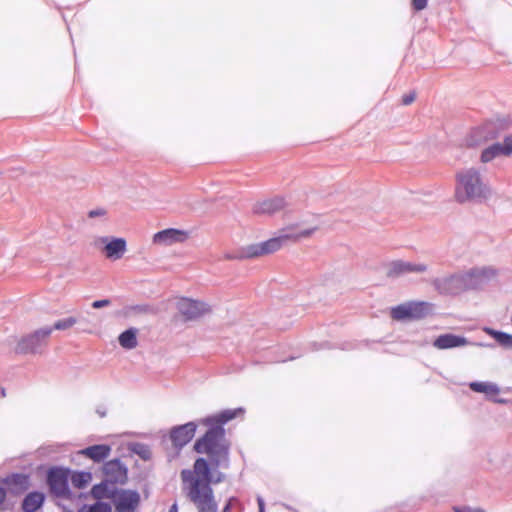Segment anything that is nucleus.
Listing matches in <instances>:
<instances>
[{"mask_svg":"<svg viewBox=\"0 0 512 512\" xmlns=\"http://www.w3.org/2000/svg\"><path fill=\"white\" fill-rule=\"evenodd\" d=\"M44 494L41 492H30L27 494L22 502V509L25 512H35L44 502Z\"/></svg>","mask_w":512,"mask_h":512,"instance_id":"4be33fe9","label":"nucleus"},{"mask_svg":"<svg viewBox=\"0 0 512 512\" xmlns=\"http://www.w3.org/2000/svg\"><path fill=\"white\" fill-rule=\"evenodd\" d=\"M472 509L471 507L469 506H457V507H454V511L455 512H472Z\"/></svg>","mask_w":512,"mask_h":512,"instance_id":"f704fd0d","label":"nucleus"},{"mask_svg":"<svg viewBox=\"0 0 512 512\" xmlns=\"http://www.w3.org/2000/svg\"><path fill=\"white\" fill-rule=\"evenodd\" d=\"M104 470H105L106 474H109L110 472H113L115 470H119L121 472L122 467H121L119 461H110L105 464Z\"/></svg>","mask_w":512,"mask_h":512,"instance_id":"c85d7f7f","label":"nucleus"},{"mask_svg":"<svg viewBox=\"0 0 512 512\" xmlns=\"http://www.w3.org/2000/svg\"><path fill=\"white\" fill-rule=\"evenodd\" d=\"M432 285L442 295H456L466 290L462 273L435 278Z\"/></svg>","mask_w":512,"mask_h":512,"instance_id":"1a4fd4ad","label":"nucleus"},{"mask_svg":"<svg viewBox=\"0 0 512 512\" xmlns=\"http://www.w3.org/2000/svg\"><path fill=\"white\" fill-rule=\"evenodd\" d=\"M470 344L467 338L452 333L439 335L434 341L433 346L439 350L463 347Z\"/></svg>","mask_w":512,"mask_h":512,"instance_id":"a211bd4d","label":"nucleus"},{"mask_svg":"<svg viewBox=\"0 0 512 512\" xmlns=\"http://www.w3.org/2000/svg\"><path fill=\"white\" fill-rule=\"evenodd\" d=\"M182 491L198 512H217L212 487L209 485V463L205 458H197L193 469L181 471Z\"/></svg>","mask_w":512,"mask_h":512,"instance_id":"f03ea898","label":"nucleus"},{"mask_svg":"<svg viewBox=\"0 0 512 512\" xmlns=\"http://www.w3.org/2000/svg\"><path fill=\"white\" fill-rule=\"evenodd\" d=\"M283 197L276 196L274 198L258 201L253 205L252 211L256 215H272L285 207Z\"/></svg>","mask_w":512,"mask_h":512,"instance_id":"f3484780","label":"nucleus"},{"mask_svg":"<svg viewBox=\"0 0 512 512\" xmlns=\"http://www.w3.org/2000/svg\"><path fill=\"white\" fill-rule=\"evenodd\" d=\"M428 0H412L411 4L416 11H422L427 7Z\"/></svg>","mask_w":512,"mask_h":512,"instance_id":"c756f323","label":"nucleus"},{"mask_svg":"<svg viewBox=\"0 0 512 512\" xmlns=\"http://www.w3.org/2000/svg\"><path fill=\"white\" fill-rule=\"evenodd\" d=\"M469 387L472 391L485 394L489 399L500 393V388L493 382H471Z\"/></svg>","mask_w":512,"mask_h":512,"instance_id":"412c9836","label":"nucleus"},{"mask_svg":"<svg viewBox=\"0 0 512 512\" xmlns=\"http://www.w3.org/2000/svg\"><path fill=\"white\" fill-rule=\"evenodd\" d=\"M512 154V135L504 138L503 143H494L485 148L481 153V161L488 163L500 156H510Z\"/></svg>","mask_w":512,"mask_h":512,"instance_id":"4468645a","label":"nucleus"},{"mask_svg":"<svg viewBox=\"0 0 512 512\" xmlns=\"http://www.w3.org/2000/svg\"><path fill=\"white\" fill-rule=\"evenodd\" d=\"M196 422H188L184 425L174 427L170 432V439L175 447L182 448L189 443L195 435Z\"/></svg>","mask_w":512,"mask_h":512,"instance_id":"2eb2a0df","label":"nucleus"},{"mask_svg":"<svg viewBox=\"0 0 512 512\" xmlns=\"http://www.w3.org/2000/svg\"><path fill=\"white\" fill-rule=\"evenodd\" d=\"M169 512H178V506L176 503H174L170 509H169Z\"/></svg>","mask_w":512,"mask_h":512,"instance_id":"a19ab883","label":"nucleus"},{"mask_svg":"<svg viewBox=\"0 0 512 512\" xmlns=\"http://www.w3.org/2000/svg\"><path fill=\"white\" fill-rule=\"evenodd\" d=\"M137 333L138 330L136 328H129L122 332L118 337L121 347L127 350L136 348L138 345Z\"/></svg>","mask_w":512,"mask_h":512,"instance_id":"5701e85b","label":"nucleus"},{"mask_svg":"<svg viewBox=\"0 0 512 512\" xmlns=\"http://www.w3.org/2000/svg\"><path fill=\"white\" fill-rule=\"evenodd\" d=\"M495 402H498V403H501L503 402L502 400H496V399H493Z\"/></svg>","mask_w":512,"mask_h":512,"instance_id":"49530a36","label":"nucleus"},{"mask_svg":"<svg viewBox=\"0 0 512 512\" xmlns=\"http://www.w3.org/2000/svg\"><path fill=\"white\" fill-rule=\"evenodd\" d=\"M14 479H15V481L24 482V481L27 480V477L23 476V475L17 474V475L14 476Z\"/></svg>","mask_w":512,"mask_h":512,"instance_id":"4c0bfd02","label":"nucleus"},{"mask_svg":"<svg viewBox=\"0 0 512 512\" xmlns=\"http://www.w3.org/2000/svg\"><path fill=\"white\" fill-rule=\"evenodd\" d=\"M99 487L98 486H95L93 488V494L96 496V497H100V493H99Z\"/></svg>","mask_w":512,"mask_h":512,"instance_id":"ea45409f","label":"nucleus"},{"mask_svg":"<svg viewBox=\"0 0 512 512\" xmlns=\"http://www.w3.org/2000/svg\"><path fill=\"white\" fill-rule=\"evenodd\" d=\"M316 229V227H313L296 231V227L289 226L283 229L280 236L276 238H271L261 243L250 244L232 252H226L223 255V258L225 260H244L270 254L279 250L283 241L289 239L297 241L302 238H307L311 236L316 231Z\"/></svg>","mask_w":512,"mask_h":512,"instance_id":"7ed1b4c3","label":"nucleus"},{"mask_svg":"<svg viewBox=\"0 0 512 512\" xmlns=\"http://www.w3.org/2000/svg\"><path fill=\"white\" fill-rule=\"evenodd\" d=\"M69 469L53 467L48 471L47 484L52 495L58 498L70 499Z\"/></svg>","mask_w":512,"mask_h":512,"instance_id":"0eeeda50","label":"nucleus"},{"mask_svg":"<svg viewBox=\"0 0 512 512\" xmlns=\"http://www.w3.org/2000/svg\"><path fill=\"white\" fill-rule=\"evenodd\" d=\"M52 332L53 328L43 327L22 337L17 343L15 352L18 354L41 353Z\"/></svg>","mask_w":512,"mask_h":512,"instance_id":"423d86ee","label":"nucleus"},{"mask_svg":"<svg viewBox=\"0 0 512 512\" xmlns=\"http://www.w3.org/2000/svg\"><path fill=\"white\" fill-rule=\"evenodd\" d=\"M77 512H86L84 506H82Z\"/></svg>","mask_w":512,"mask_h":512,"instance_id":"37998d69","label":"nucleus"},{"mask_svg":"<svg viewBox=\"0 0 512 512\" xmlns=\"http://www.w3.org/2000/svg\"><path fill=\"white\" fill-rule=\"evenodd\" d=\"M138 453L142 456V458H146L145 453H141V452H138Z\"/></svg>","mask_w":512,"mask_h":512,"instance_id":"c03bdc74","label":"nucleus"},{"mask_svg":"<svg viewBox=\"0 0 512 512\" xmlns=\"http://www.w3.org/2000/svg\"><path fill=\"white\" fill-rule=\"evenodd\" d=\"M243 412L242 408L226 409L199 420V424L207 426L208 430L196 440L194 450L208 455L213 470L229 467L230 442L223 426Z\"/></svg>","mask_w":512,"mask_h":512,"instance_id":"f257e3e1","label":"nucleus"},{"mask_svg":"<svg viewBox=\"0 0 512 512\" xmlns=\"http://www.w3.org/2000/svg\"><path fill=\"white\" fill-rule=\"evenodd\" d=\"M415 98H416V94L414 92L406 94L402 97V103L404 105H409L415 100Z\"/></svg>","mask_w":512,"mask_h":512,"instance_id":"72a5a7b5","label":"nucleus"},{"mask_svg":"<svg viewBox=\"0 0 512 512\" xmlns=\"http://www.w3.org/2000/svg\"><path fill=\"white\" fill-rule=\"evenodd\" d=\"M111 448L108 445L100 444L89 446L81 451V454L89 457L95 462L103 461L109 456Z\"/></svg>","mask_w":512,"mask_h":512,"instance_id":"aec40b11","label":"nucleus"},{"mask_svg":"<svg viewBox=\"0 0 512 512\" xmlns=\"http://www.w3.org/2000/svg\"><path fill=\"white\" fill-rule=\"evenodd\" d=\"M6 496L5 490L0 486V504L4 501Z\"/></svg>","mask_w":512,"mask_h":512,"instance_id":"58836bf2","label":"nucleus"},{"mask_svg":"<svg viewBox=\"0 0 512 512\" xmlns=\"http://www.w3.org/2000/svg\"><path fill=\"white\" fill-rule=\"evenodd\" d=\"M428 269L424 263H413L403 260L390 262L386 267V275L390 278H398L412 273H424Z\"/></svg>","mask_w":512,"mask_h":512,"instance_id":"9b49d317","label":"nucleus"},{"mask_svg":"<svg viewBox=\"0 0 512 512\" xmlns=\"http://www.w3.org/2000/svg\"><path fill=\"white\" fill-rule=\"evenodd\" d=\"M484 331L491 337H493L496 342L505 349H512V335L506 332L497 331L492 328H484Z\"/></svg>","mask_w":512,"mask_h":512,"instance_id":"b1692460","label":"nucleus"},{"mask_svg":"<svg viewBox=\"0 0 512 512\" xmlns=\"http://www.w3.org/2000/svg\"><path fill=\"white\" fill-rule=\"evenodd\" d=\"M497 136L498 130L496 124L493 122H487L472 129L466 137L465 142L469 147H476L497 138Z\"/></svg>","mask_w":512,"mask_h":512,"instance_id":"9d476101","label":"nucleus"},{"mask_svg":"<svg viewBox=\"0 0 512 512\" xmlns=\"http://www.w3.org/2000/svg\"><path fill=\"white\" fill-rule=\"evenodd\" d=\"M106 214V210L103 208H97L89 211L88 216L90 218L102 217Z\"/></svg>","mask_w":512,"mask_h":512,"instance_id":"7c9ffc66","label":"nucleus"},{"mask_svg":"<svg viewBox=\"0 0 512 512\" xmlns=\"http://www.w3.org/2000/svg\"><path fill=\"white\" fill-rule=\"evenodd\" d=\"M472 512H485L482 508H473Z\"/></svg>","mask_w":512,"mask_h":512,"instance_id":"79ce46f5","label":"nucleus"},{"mask_svg":"<svg viewBox=\"0 0 512 512\" xmlns=\"http://www.w3.org/2000/svg\"><path fill=\"white\" fill-rule=\"evenodd\" d=\"M86 512H111V507L104 502H96L92 505H83Z\"/></svg>","mask_w":512,"mask_h":512,"instance_id":"bb28decb","label":"nucleus"},{"mask_svg":"<svg viewBox=\"0 0 512 512\" xmlns=\"http://www.w3.org/2000/svg\"><path fill=\"white\" fill-rule=\"evenodd\" d=\"M212 465L210 466L209 465V485L211 486V484H217V483H220L222 481H224L225 479V474L222 473V472H215L214 474H212L211 470H212Z\"/></svg>","mask_w":512,"mask_h":512,"instance_id":"cd10ccee","label":"nucleus"},{"mask_svg":"<svg viewBox=\"0 0 512 512\" xmlns=\"http://www.w3.org/2000/svg\"><path fill=\"white\" fill-rule=\"evenodd\" d=\"M177 310L186 320H194L208 313L210 307L202 301L181 298L177 302Z\"/></svg>","mask_w":512,"mask_h":512,"instance_id":"f8f14e48","label":"nucleus"},{"mask_svg":"<svg viewBox=\"0 0 512 512\" xmlns=\"http://www.w3.org/2000/svg\"><path fill=\"white\" fill-rule=\"evenodd\" d=\"M497 271L490 266L474 267L462 273L466 290L480 289L494 280Z\"/></svg>","mask_w":512,"mask_h":512,"instance_id":"6e6552de","label":"nucleus"},{"mask_svg":"<svg viewBox=\"0 0 512 512\" xmlns=\"http://www.w3.org/2000/svg\"><path fill=\"white\" fill-rule=\"evenodd\" d=\"M110 305V300L108 299H102V300H96L92 303V307L94 309H100L106 306Z\"/></svg>","mask_w":512,"mask_h":512,"instance_id":"2f4dec72","label":"nucleus"},{"mask_svg":"<svg viewBox=\"0 0 512 512\" xmlns=\"http://www.w3.org/2000/svg\"><path fill=\"white\" fill-rule=\"evenodd\" d=\"M1 394H2V396H5V390L4 389L1 390Z\"/></svg>","mask_w":512,"mask_h":512,"instance_id":"a18cd8bd","label":"nucleus"},{"mask_svg":"<svg viewBox=\"0 0 512 512\" xmlns=\"http://www.w3.org/2000/svg\"><path fill=\"white\" fill-rule=\"evenodd\" d=\"M188 237L189 234L187 231L169 228L154 234L153 242L156 244L172 245L174 243H182L186 241Z\"/></svg>","mask_w":512,"mask_h":512,"instance_id":"dca6fc26","label":"nucleus"},{"mask_svg":"<svg viewBox=\"0 0 512 512\" xmlns=\"http://www.w3.org/2000/svg\"><path fill=\"white\" fill-rule=\"evenodd\" d=\"M96 413H97L101 418L105 417V416H106V409H105V407H103V406L98 407V408L96 409Z\"/></svg>","mask_w":512,"mask_h":512,"instance_id":"e433bc0d","label":"nucleus"},{"mask_svg":"<svg viewBox=\"0 0 512 512\" xmlns=\"http://www.w3.org/2000/svg\"><path fill=\"white\" fill-rule=\"evenodd\" d=\"M114 512H135L140 504V494L134 490H121L113 499Z\"/></svg>","mask_w":512,"mask_h":512,"instance_id":"ddd939ff","label":"nucleus"},{"mask_svg":"<svg viewBox=\"0 0 512 512\" xmlns=\"http://www.w3.org/2000/svg\"><path fill=\"white\" fill-rule=\"evenodd\" d=\"M488 195L489 188L478 169L465 168L456 174L455 199L458 203L480 201Z\"/></svg>","mask_w":512,"mask_h":512,"instance_id":"20e7f679","label":"nucleus"},{"mask_svg":"<svg viewBox=\"0 0 512 512\" xmlns=\"http://www.w3.org/2000/svg\"><path fill=\"white\" fill-rule=\"evenodd\" d=\"M77 323V318L68 317L64 319L57 320L54 325L51 327L53 330H67L74 326Z\"/></svg>","mask_w":512,"mask_h":512,"instance_id":"a878e982","label":"nucleus"},{"mask_svg":"<svg viewBox=\"0 0 512 512\" xmlns=\"http://www.w3.org/2000/svg\"><path fill=\"white\" fill-rule=\"evenodd\" d=\"M434 305L426 301H409L391 309V317L397 321L422 319L433 313Z\"/></svg>","mask_w":512,"mask_h":512,"instance_id":"39448f33","label":"nucleus"},{"mask_svg":"<svg viewBox=\"0 0 512 512\" xmlns=\"http://www.w3.org/2000/svg\"><path fill=\"white\" fill-rule=\"evenodd\" d=\"M257 503L259 507V512H265V503L261 496L257 497Z\"/></svg>","mask_w":512,"mask_h":512,"instance_id":"c9c22d12","label":"nucleus"},{"mask_svg":"<svg viewBox=\"0 0 512 512\" xmlns=\"http://www.w3.org/2000/svg\"><path fill=\"white\" fill-rule=\"evenodd\" d=\"M91 474L89 472H77L74 473L71 477V482L73 486L81 489L88 485L91 481Z\"/></svg>","mask_w":512,"mask_h":512,"instance_id":"393cba45","label":"nucleus"},{"mask_svg":"<svg viewBox=\"0 0 512 512\" xmlns=\"http://www.w3.org/2000/svg\"><path fill=\"white\" fill-rule=\"evenodd\" d=\"M236 503H238V499L236 497H230L222 512H230Z\"/></svg>","mask_w":512,"mask_h":512,"instance_id":"473e14b6","label":"nucleus"},{"mask_svg":"<svg viewBox=\"0 0 512 512\" xmlns=\"http://www.w3.org/2000/svg\"><path fill=\"white\" fill-rule=\"evenodd\" d=\"M102 243H105L104 252L107 258L118 260L122 258L126 251V241L123 238H112L108 237L100 238Z\"/></svg>","mask_w":512,"mask_h":512,"instance_id":"6ab92c4d","label":"nucleus"}]
</instances>
